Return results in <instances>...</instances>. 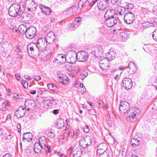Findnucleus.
<instances>
[{
    "label": "nucleus",
    "mask_w": 157,
    "mask_h": 157,
    "mask_svg": "<svg viewBox=\"0 0 157 157\" xmlns=\"http://www.w3.org/2000/svg\"><path fill=\"white\" fill-rule=\"evenodd\" d=\"M129 103L125 101H122L120 102L119 106V110L120 112L124 114L125 113H132L133 115H136L140 113L139 109L136 107L129 108Z\"/></svg>",
    "instance_id": "f257e3e1"
},
{
    "label": "nucleus",
    "mask_w": 157,
    "mask_h": 157,
    "mask_svg": "<svg viewBox=\"0 0 157 157\" xmlns=\"http://www.w3.org/2000/svg\"><path fill=\"white\" fill-rule=\"evenodd\" d=\"M25 9V8L22 9L18 3H14L12 4L8 10V14L11 17H15L19 16L20 17L22 16L25 19L26 17L24 16V14L23 13Z\"/></svg>",
    "instance_id": "f03ea898"
},
{
    "label": "nucleus",
    "mask_w": 157,
    "mask_h": 157,
    "mask_svg": "<svg viewBox=\"0 0 157 157\" xmlns=\"http://www.w3.org/2000/svg\"><path fill=\"white\" fill-rule=\"evenodd\" d=\"M113 11V9H109L106 11L104 15L105 23L106 26L109 27H113L117 22L116 19L112 15Z\"/></svg>",
    "instance_id": "7ed1b4c3"
},
{
    "label": "nucleus",
    "mask_w": 157,
    "mask_h": 157,
    "mask_svg": "<svg viewBox=\"0 0 157 157\" xmlns=\"http://www.w3.org/2000/svg\"><path fill=\"white\" fill-rule=\"evenodd\" d=\"M107 145L105 143L100 144L98 147L97 154L101 157H109L108 153H110L109 151H107Z\"/></svg>",
    "instance_id": "20e7f679"
},
{
    "label": "nucleus",
    "mask_w": 157,
    "mask_h": 157,
    "mask_svg": "<svg viewBox=\"0 0 157 157\" xmlns=\"http://www.w3.org/2000/svg\"><path fill=\"white\" fill-rule=\"evenodd\" d=\"M36 34V30L35 28L31 26L27 28L25 35L26 38L31 39L35 37Z\"/></svg>",
    "instance_id": "39448f33"
},
{
    "label": "nucleus",
    "mask_w": 157,
    "mask_h": 157,
    "mask_svg": "<svg viewBox=\"0 0 157 157\" xmlns=\"http://www.w3.org/2000/svg\"><path fill=\"white\" fill-rule=\"evenodd\" d=\"M38 143L44 147V149L48 153L51 151L50 147H49L46 138L44 136L40 137L38 140Z\"/></svg>",
    "instance_id": "423d86ee"
},
{
    "label": "nucleus",
    "mask_w": 157,
    "mask_h": 157,
    "mask_svg": "<svg viewBox=\"0 0 157 157\" xmlns=\"http://www.w3.org/2000/svg\"><path fill=\"white\" fill-rule=\"evenodd\" d=\"M44 40L43 37L39 38L36 42L35 45L36 48L41 51H44L47 47V44Z\"/></svg>",
    "instance_id": "0eeeda50"
},
{
    "label": "nucleus",
    "mask_w": 157,
    "mask_h": 157,
    "mask_svg": "<svg viewBox=\"0 0 157 157\" xmlns=\"http://www.w3.org/2000/svg\"><path fill=\"white\" fill-rule=\"evenodd\" d=\"M92 53L96 58L100 57L103 53V48L100 45L95 46L92 50Z\"/></svg>",
    "instance_id": "6e6552de"
},
{
    "label": "nucleus",
    "mask_w": 157,
    "mask_h": 157,
    "mask_svg": "<svg viewBox=\"0 0 157 157\" xmlns=\"http://www.w3.org/2000/svg\"><path fill=\"white\" fill-rule=\"evenodd\" d=\"M124 19L125 23L129 24L133 22L135 20V17L132 12H128L125 14Z\"/></svg>",
    "instance_id": "1a4fd4ad"
},
{
    "label": "nucleus",
    "mask_w": 157,
    "mask_h": 157,
    "mask_svg": "<svg viewBox=\"0 0 157 157\" xmlns=\"http://www.w3.org/2000/svg\"><path fill=\"white\" fill-rule=\"evenodd\" d=\"M47 44H52L53 43L55 39V36L54 33L52 32H48L45 37H43Z\"/></svg>",
    "instance_id": "9d476101"
},
{
    "label": "nucleus",
    "mask_w": 157,
    "mask_h": 157,
    "mask_svg": "<svg viewBox=\"0 0 157 157\" xmlns=\"http://www.w3.org/2000/svg\"><path fill=\"white\" fill-rule=\"evenodd\" d=\"M109 0H99L97 3L98 9L101 10H104L108 7Z\"/></svg>",
    "instance_id": "9b49d317"
},
{
    "label": "nucleus",
    "mask_w": 157,
    "mask_h": 157,
    "mask_svg": "<svg viewBox=\"0 0 157 157\" xmlns=\"http://www.w3.org/2000/svg\"><path fill=\"white\" fill-rule=\"evenodd\" d=\"M58 80L63 84L67 85L69 83L68 79L67 76L65 74H62L60 72H57Z\"/></svg>",
    "instance_id": "f8f14e48"
},
{
    "label": "nucleus",
    "mask_w": 157,
    "mask_h": 157,
    "mask_svg": "<svg viewBox=\"0 0 157 157\" xmlns=\"http://www.w3.org/2000/svg\"><path fill=\"white\" fill-rule=\"evenodd\" d=\"M122 83L124 87L126 90H129L132 87V81L129 78H124L122 80Z\"/></svg>",
    "instance_id": "ddd939ff"
},
{
    "label": "nucleus",
    "mask_w": 157,
    "mask_h": 157,
    "mask_svg": "<svg viewBox=\"0 0 157 157\" xmlns=\"http://www.w3.org/2000/svg\"><path fill=\"white\" fill-rule=\"evenodd\" d=\"M3 50L2 56L5 57H8L13 50V46L11 44H9L6 47H4Z\"/></svg>",
    "instance_id": "4468645a"
},
{
    "label": "nucleus",
    "mask_w": 157,
    "mask_h": 157,
    "mask_svg": "<svg viewBox=\"0 0 157 157\" xmlns=\"http://www.w3.org/2000/svg\"><path fill=\"white\" fill-rule=\"evenodd\" d=\"M66 56L70 59L71 62L72 63L78 59V55L73 51H69L67 52Z\"/></svg>",
    "instance_id": "2eb2a0df"
},
{
    "label": "nucleus",
    "mask_w": 157,
    "mask_h": 157,
    "mask_svg": "<svg viewBox=\"0 0 157 157\" xmlns=\"http://www.w3.org/2000/svg\"><path fill=\"white\" fill-rule=\"evenodd\" d=\"M25 109H27V111L33 109L36 106L35 102L34 101L31 99H28L25 102Z\"/></svg>",
    "instance_id": "dca6fc26"
},
{
    "label": "nucleus",
    "mask_w": 157,
    "mask_h": 157,
    "mask_svg": "<svg viewBox=\"0 0 157 157\" xmlns=\"http://www.w3.org/2000/svg\"><path fill=\"white\" fill-rule=\"evenodd\" d=\"M78 61L81 62H84L87 60L89 57L88 52L82 51L80 53H78Z\"/></svg>",
    "instance_id": "f3484780"
},
{
    "label": "nucleus",
    "mask_w": 157,
    "mask_h": 157,
    "mask_svg": "<svg viewBox=\"0 0 157 157\" xmlns=\"http://www.w3.org/2000/svg\"><path fill=\"white\" fill-rule=\"evenodd\" d=\"M91 138L89 136L80 141V144L82 147L86 148L91 144Z\"/></svg>",
    "instance_id": "a211bd4d"
},
{
    "label": "nucleus",
    "mask_w": 157,
    "mask_h": 157,
    "mask_svg": "<svg viewBox=\"0 0 157 157\" xmlns=\"http://www.w3.org/2000/svg\"><path fill=\"white\" fill-rule=\"evenodd\" d=\"M77 10V7L76 6H73L69 8L66 9L64 12H66L68 15L71 16L75 14Z\"/></svg>",
    "instance_id": "6ab92c4d"
},
{
    "label": "nucleus",
    "mask_w": 157,
    "mask_h": 157,
    "mask_svg": "<svg viewBox=\"0 0 157 157\" xmlns=\"http://www.w3.org/2000/svg\"><path fill=\"white\" fill-rule=\"evenodd\" d=\"M81 19L80 17H76L72 23H70V29L77 28L80 25Z\"/></svg>",
    "instance_id": "aec40b11"
},
{
    "label": "nucleus",
    "mask_w": 157,
    "mask_h": 157,
    "mask_svg": "<svg viewBox=\"0 0 157 157\" xmlns=\"http://www.w3.org/2000/svg\"><path fill=\"white\" fill-rule=\"evenodd\" d=\"M116 53L112 49L109 50L108 52L107 53V57L105 58V59H107L108 61H110L115 58Z\"/></svg>",
    "instance_id": "412c9836"
},
{
    "label": "nucleus",
    "mask_w": 157,
    "mask_h": 157,
    "mask_svg": "<svg viewBox=\"0 0 157 157\" xmlns=\"http://www.w3.org/2000/svg\"><path fill=\"white\" fill-rule=\"evenodd\" d=\"M40 8L42 13L46 15H49L51 13L52 10L50 8L42 4H40Z\"/></svg>",
    "instance_id": "4be33fe9"
},
{
    "label": "nucleus",
    "mask_w": 157,
    "mask_h": 157,
    "mask_svg": "<svg viewBox=\"0 0 157 157\" xmlns=\"http://www.w3.org/2000/svg\"><path fill=\"white\" fill-rule=\"evenodd\" d=\"M32 134L30 132L24 133L23 135L22 140L24 141L25 140L29 142L31 141L32 139Z\"/></svg>",
    "instance_id": "5701e85b"
},
{
    "label": "nucleus",
    "mask_w": 157,
    "mask_h": 157,
    "mask_svg": "<svg viewBox=\"0 0 157 157\" xmlns=\"http://www.w3.org/2000/svg\"><path fill=\"white\" fill-rule=\"evenodd\" d=\"M140 113H138V114L136 115H133L132 113H130V115H129L126 118V120L127 121L130 122H133L135 121H136L137 120L136 116L139 115Z\"/></svg>",
    "instance_id": "b1692460"
},
{
    "label": "nucleus",
    "mask_w": 157,
    "mask_h": 157,
    "mask_svg": "<svg viewBox=\"0 0 157 157\" xmlns=\"http://www.w3.org/2000/svg\"><path fill=\"white\" fill-rule=\"evenodd\" d=\"M33 149L35 153H38L40 152L41 149H44V147L38 142H36L34 145Z\"/></svg>",
    "instance_id": "393cba45"
},
{
    "label": "nucleus",
    "mask_w": 157,
    "mask_h": 157,
    "mask_svg": "<svg viewBox=\"0 0 157 157\" xmlns=\"http://www.w3.org/2000/svg\"><path fill=\"white\" fill-rule=\"evenodd\" d=\"M34 1L33 0H26L25 2V8L27 9L29 11L31 10V7H32Z\"/></svg>",
    "instance_id": "a878e982"
},
{
    "label": "nucleus",
    "mask_w": 157,
    "mask_h": 157,
    "mask_svg": "<svg viewBox=\"0 0 157 157\" xmlns=\"http://www.w3.org/2000/svg\"><path fill=\"white\" fill-rule=\"evenodd\" d=\"M113 12H114L115 14L117 15H121L123 14L125 11V8L123 7L119 6L117 8V10H113Z\"/></svg>",
    "instance_id": "bb28decb"
},
{
    "label": "nucleus",
    "mask_w": 157,
    "mask_h": 157,
    "mask_svg": "<svg viewBox=\"0 0 157 157\" xmlns=\"http://www.w3.org/2000/svg\"><path fill=\"white\" fill-rule=\"evenodd\" d=\"M27 28L25 25H19L18 28V31L20 34H25Z\"/></svg>",
    "instance_id": "cd10ccee"
},
{
    "label": "nucleus",
    "mask_w": 157,
    "mask_h": 157,
    "mask_svg": "<svg viewBox=\"0 0 157 157\" xmlns=\"http://www.w3.org/2000/svg\"><path fill=\"white\" fill-rule=\"evenodd\" d=\"M40 51L36 48L32 52L29 54V55L30 57H34L35 56H38L39 54Z\"/></svg>",
    "instance_id": "c85d7f7f"
},
{
    "label": "nucleus",
    "mask_w": 157,
    "mask_h": 157,
    "mask_svg": "<svg viewBox=\"0 0 157 157\" xmlns=\"http://www.w3.org/2000/svg\"><path fill=\"white\" fill-rule=\"evenodd\" d=\"M47 86L49 90L54 92H56L57 91V87L53 84L48 83L47 85Z\"/></svg>",
    "instance_id": "c756f323"
},
{
    "label": "nucleus",
    "mask_w": 157,
    "mask_h": 157,
    "mask_svg": "<svg viewBox=\"0 0 157 157\" xmlns=\"http://www.w3.org/2000/svg\"><path fill=\"white\" fill-rule=\"evenodd\" d=\"M56 127L58 128H61L64 126V121L62 119H59L56 123Z\"/></svg>",
    "instance_id": "7c9ffc66"
},
{
    "label": "nucleus",
    "mask_w": 157,
    "mask_h": 157,
    "mask_svg": "<svg viewBox=\"0 0 157 157\" xmlns=\"http://www.w3.org/2000/svg\"><path fill=\"white\" fill-rule=\"evenodd\" d=\"M150 23V26L157 27V19L155 17H153V18H151Z\"/></svg>",
    "instance_id": "2f4dec72"
},
{
    "label": "nucleus",
    "mask_w": 157,
    "mask_h": 157,
    "mask_svg": "<svg viewBox=\"0 0 157 157\" xmlns=\"http://www.w3.org/2000/svg\"><path fill=\"white\" fill-rule=\"evenodd\" d=\"M45 101L48 103V105H49L50 104L55 105H57L58 101L56 99H52L51 100H45Z\"/></svg>",
    "instance_id": "473e14b6"
},
{
    "label": "nucleus",
    "mask_w": 157,
    "mask_h": 157,
    "mask_svg": "<svg viewBox=\"0 0 157 157\" xmlns=\"http://www.w3.org/2000/svg\"><path fill=\"white\" fill-rule=\"evenodd\" d=\"M0 106H4L3 107H2V109L0 108V109H2V111H5L7 110L8 108L7 107H6V106H7L9 105V103L7 102H2L0 104Z\"/></svg>",
    "instance_id": "72a5a7b5"
},
{
    "label": "nucleus",
    "mask_w": 157,
    "mask_h": 157,
    "mask_svg": "<svg viewBox=\"0 0 157 157\" xmlns=\"http://www.w3.org/2000/svg\"><path fill=\"white\" fill-rule=\"evenodd\" d=\"M134 67L135 68L136 70V65L134 62H129V63L128 64V68H129V71H128V72H129L131 70L132 71V72H135V71H136L135 70L134 71L133 69L134 68Z\"/></svg>",
    "instance_id": "f704fd0d"
},
{
    "label": "nucleus",
    "mask_w": 157,
    "mask_h": 157,
    "mask_svg": "<svg viewBox=\"0 0 157 157\" xmlns=\"http://www.w3.org/2000/svg\"><path fill=\"white\" fill-rule=\"evenodd\" d=\"M23 13L24 14V16L26 17V18L25 19L24 18V17H23L22 16H20V18L21 17V20H23V21L29 20L31 18L32 16L30 14H29L27 15H26V14L25 13Z\"/></svg>",
    "instance_id": "c9c22d12"
},
{
    "label": "nucleus",
    "mask_w": 157,
    "mask_h": 157,
    "mask_svg": "<svg viewBox=\"0 0 157 157\" xmlns=\"http://www.w3.org/2000/svg\"><path fill=\"white\" fill-rule=\"evenodd\" d=\"M131 146L133 147V150L134 151H135L136 150H139L141 148V146L140 145L139 143H136V144H134V145H131Z\"/></svg>",
    "instance_id": "e433bc0d"
},
{
    "label": "nucleus",
    "mask_w": 157,
    "mask_h": 157,
    "mask_svg": "<svg viewBox=\"0 0 157 157\" xmlns=\"http://www.w3.org/2000/svg\"><path fill=\"white\" fill-rule=\"evenodd\" d=\"M121 0H111V3L113 5L120 6L121 5Z\"/></svg>",
    "instance_id": "4c0bfd02"
},
{
    "label": "nucleus",
    "mask_w": 157,
    "mask_h": 157,
    "mask_svg": "<svg viewBox=\"0 0 157 157\" xmlns=\"http://www.w3.org/2000/svg\"><path fill=\"white\" fill-rule=\"evenodd\" d=\"M134 6L132 3H129L126 6V8L128 10V12H130L131 10L134 7Z\"/></svg>",
    "instance_id": "58836bf2"
},
{
    "label": "nucleus",
    "mask_w": 157,
    "mask_h": 157,
    "mask_svg": "<svg viewBox=\"0 0 157 157\" xmlns=\"http://www.w3.org/2000/svg\"><path fill=\"white\" fill-rule=\"evenodd\" d=\"M26 110H24L23 111L18 112V114H18V116L17 117L20 118L23 117L26 113Z\"/></svg>",
    "instance_id": "ea45409f"
},
{
    "label": "nucleus",
    "mask_w": 157,
    "mask_h": 157,
    "mask_svg": "<svg viewBox=\"0 0 157 157\" xmlns=\"http://www.w3.org/2000/svg\"><path fill=\"white\" fill-rule=\"evenodd\" d=\"M127 33H126L124 32H123L120 33V36L123 39V40H124L127 37Z\"/></svg>",
    "instance_id": "a19ab883"
},
{
    "label": "nucleus",
    "mask_w": 157,
    "mask_h": 157,
    "mask_svg": "<svg viewBox=\"0 0 157 157\" xmlns=\"http://www.w3.org/2000/svg\"><path fill=\"white\" fill-rule=\"evenodd\" d=\"M80 77L82 80H83L87 75L88 73L87 72H84L81 73L80 74Z\"/></svg>",
    "instance_id": "79ce46f5"
},
{
    "label": "nucleus",
    "mask_w": 157,
    "mask_h": 157,
    "mask_svg": "<svg viewBox=\"0 0 157 157\" xmlns=\"http://www.w3.org/2000/svg\"><path fill=\"white\" fill-rule=\"evenodd\" d=\"M142 25L144 28H147L150 26V23L149 22H144L142 23Z\"/></svg>",
    "instance_id": "37998d69"
},
{
    "label": "nucleus",
    "mask_w": 157,
    "mask_h": 157,
    "mask_svg": "<svg viewBox=\"0 0 157 157\" xmlns=\"http://www.w3.org/2000/svg\"><path fill=\"white\" fill-rule=\"evenodd\" d=\"M152 36L154 40L157 41V29H155L153 33Z\"/></svg>",
    "instance_id": "c03bdc74"
},
{
    "label": "nucleus",
    "mask_w": 157,
    "mask_h": 157,
    "mask_svg": "<svg viewBox=\"0 0 157 157\" xmlns=\"http://www.w3.org/2000/svg\"><path fill=\"white\" fill-rule=\"evenodd\" d=\"M13 100H15L16 99L20 100L22 99V97L18 94H15V95L13 96Z\"/></svg>",
    "instance_id": "a18cd8bd"
},
{
    "label": "nucleus",
    "mask_w": 157,
    "mask_h": 157,
    "mask_svg": "<svg viewBox=\"0 0 157 157\" xmlns=\"http://www.w3.org/2000/svg\"><path fill=\"white\" fill-rule=\"evenodd\" d=\"M32 6V7H31V10H30L29 13L32 12L33 11H34L37 8V5L35 3V2L34 1Z\"/></svg>",
    "instance_id": "49530a36"
},
{
    "label": "nucleus",
    "mask_w": 157,
    "mask_h": 157,
    "mask_svg": "<svg viewBox=\"0 0 157 157\" xmlns=\"http://www.w3.org/2000/svg\"><path fill=\"white\" fill-rule=\"evenodd\" d=\"M25 108L23 107V106H19L17 108V110L15 112V113L16 114H18V112H20L21 111H23L24 110H26Z\"/></svg>",
    "instance_id": "de8ad7c7"
},
{
    "label": "nucleus",
    "mask_w": 157,
    "mask_h": 157,
    "mask_svg": "<svg viewBox=\"0 0 157 157\" xmlns=\"http://www.w3.org/2000/svg\"><path fill=\"white\" fill-rule=\"evenodd\" d=\"M21 83L25 88H28V83L26 81L24 80H22L21 81Z\"/></svg>",
    "instance_id": "09e8293b"
},
{
    "label": "nucleus",
    "mask_w": 157,
    "mask_h": 157,
    "mask_svg": "<svg viewBox=\"0 0 157 157\" xmlns=\"http://www.w3.org/2000/svg\"><path fill=\"white\" fill-rule=\"evenodd\" d=\"M35 48H34L33 47H29V45H28L27 46V50L28 52V54H29L30 52H32V51L34 50V49Z\"/></svg>",
    "instance_id": "8fccbe9b"
},
{
    "label": "nucleus",
    "mask_w": 157,
    "mask_h": 157,
    "mask_svg": "<svg viewBox=\"0 0 157 157\" xmlns=\"http://www.w3.org/2000/svg\"><path fill=\"white\" fill-rule=\"evenodd\" d=\"M47 135L48 137L52 138H53L55 136V134L51 131L48 132Z\"/></svg>",
    "instance_id": "3c124183"
},
{
    "label": "nucleus",
    "mask_w": 157,
    "mask_h": 157,
    "mask_svg": "<svg viewBox=\"0 0 157 157\" xmlns=\"http://www.w3.org/2000/svg\"><path fill=\"white\" fill-rule=\"evenodd\" d=\"M81 153L80 152H75L73 154L72 157H81Z\"/></svg>",
    "instance_id": "603ef678"
},
{
    "label": "nucleus",
    "mask_w": 157,
    "mask_h": 157,
    "mask_svg": "<svg viewBox=\"0 0 157 157\" xmlns=\"http://www.w3.org/2000/svg\"><path fill=\"white\" fill-rule=\"evenodd\" d=\"M99 107L100 108H102L104 106V102L101 100H99L97 102Z\"/></svg>",
    "instance_id": "864d4df0"
},
{
    "label": "nucleus",
    "mask_w": 157,
    "mask_h": 157,
    "mask_svg": "<svg viewBox=\"0 0 157 157\" xmlns=\"http://www.w3.org/2000/svg\"><path fill=\"white\" fill-rule=\"evenodd\" d=\"M41 78V77L38 75L34 76L33 77V79L36 81H39L40 80Z\"/></svg>",
    "instance_id": "5fc2aeb1"
},
{
    "label": "nucleus",
    "mask_w": 157,
    "mask_h": 157,
    "mask_svg": "<svg viewBox=\"0 0 157 157\" xmlns=\"http://www.w3.org/2000/svg\"><path fill=\"white\" fill-rule=\"evenodd\" d=\"M101 61L100 62H99V66L100 68L103 70L105 69V67L106 66H105L104 63H101Z\"/></svg>",
    "instance_id": "6e6d98bb"
},
{
    "label": "nucleus",
    "mask_w": 157,
    "mask_h": 157,
    "mask_svg": "<svg viewBox=\"0 0 157 157\" xmlns=\"http://www.w3.org/2000/svg\"><path fill=\"white\" fill-rule=\"evenodd\" d=\"M81 2L82 3H83V4L82 5V6L83 7L84 6H86V4H87L88 3H89V2L87 0H86V1L81 0Z\"/></svg>",
    "instance_id": "4d7b16f0"
},
{
    "label": "nucleus",
    "mask_w": 157,
    "mask_h": 157,
    "mask_svg": "<svg viewBox=\"0 0 157 157\" xmlns=\"http://www.w3.org/2000/svg\"><path fill=\"white\" fill-rule=\"evenodd\" d=\"M152 104V109H153L157 110V103L156 102H153Z\"/></svg>",
    "instance_id": "13d9d810"
},
{
    "label": "nucleus",
    "mask_w": 157,
    "mask_h": 157,
    "mask_svg": "<svg viewBox=\"0 0 157 157\" xmlns=\"http://www.w3.org/2000/svg\"><path fill=\"white\" fill-rule=\"evenodd\" d=\"M107 123L109 127H111L112 125V122L111 118H109L107 121Z\"/></svg>",
    "instance_id": "bf43d9fd"
},
{
    "label": "nucleus",
    "mask_w": 157,
    "mask_h": 157,
    "mask_svg": "<svg viewBox=\"0 0 157 157\" xmlns=\"http://www.w3.org/2000/svg\"><path fill=\"white\" fill-rule=\"evenodd\" d=\"M98 1V0H94L93 1H92L90 2H89L88 3V4H89V6L90 7H92L93 6V5L96 3V2Z\"/></svg>",
    "instance_id": "052dcab7"
},
{
    "label": "nucleus",
    "mask_w": 157,
    "mask_h": 157,
    "mask_svg": "<svg viewBox=\"0 0 157 157\" xmlns=\"http://www.w3.org/2000/svg\"><path fill=\"white\" fill-rule=\"evenodd\" d=\"M89 128L88 126L86 125L84 128V131L85 132L88 133L89 132Z\"/></svg>",
    "instance_id": "680f3d73"
},
{
    "label": "nucleus",
    "mask_w": 157,
    "mask_h": 157,
    "mask_svg": "<svg viewBox=\"0 0 157 157\" xmlns=\"http://www.w3.org/2000/svg\"><path fill=\"white\" fill-rule=\"evenodd\" d=\"M135 140V139H132L131 140L130 142V144L131 145H133L134 144H136V143H137L136 142Z\"/></svg>",
    "instance_id": "e2e57ef3"
},
{
    "label": "nucleus",
    "mask_w": 157,
    "mask_h": 157,
    "mask_svg": "<svg viewBox=\"0 0 157 157\" xmlns=\"http://www.w3.org/2000/svg\"><path fill=\"white\" fill-rule=\"evenodd\" d=\"M67 139H68L69 138H71L72 137V135L71 132H69L67 134Z\"/></svg>",
    "instance_id": "0e129e2a"
},
{
    "label": "nucleus",
    "mask_w": 157,
    "mask_h": 157,
    "mask_svg": "<svg viewBox=\"0 0 157 157\" xmlns=\"http://www.w3.org/2000/svg\"><path fill=\"white\" fill-rule=\"evenodd\" d=\"M15 76L17 80H19L20 79V77L19 74L18 73H17L15 74Z\"/></svg>",
    "instance_id": "69168bd1"
},
{
    "label": "nucleus",
    "mask_w": 157,
    "mask_h": 157,
    "mask_svg": "<svg viewBox=\"0 0 157 157\" xmlns=\"http://www.w3.org/2000/svg\"><path fill=\"white\" fill-rule=\"evenodd\" d=\"M2 157H12V155L10 153L6 154Z\"/></svg>",
    "instance_id": "338daca9"
},
{
    "label": "nucleus",
    "mask_w": 157,
    "mask_h": 157,
    "mask_svg": "<svg viewBox=\"0 0 157 157\" xmlns=\"http://www.w3.org/2000/svg\"><path fill=\"white\" fill-rule=\"evenodd\" d=\"M59 111L58 109H54L53 111V113L54 114H56L58 113Z\"/></svg>",
    "instance_id": "774afa93"
}]
</instances>
